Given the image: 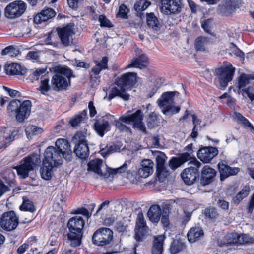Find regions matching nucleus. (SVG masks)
<instances>
[{
	"label": "nucleus",
	"mask_w": 254,
	"mask_h": 254,
	"mask_svg": "<svg viewBox=\"0 0 254 254\" xmlns=\"http://www.w3.org/2000/svg\"><path fill=\"white\" fill-rule=\"evenodd\" d=\"M148 229L146 226L142 213L138 214L135 228V238H142L146 236Z\"/></svg>",
	"instance_id": "obj_23"
},
{
	"label": "nucleus",
	"mask_w": 254,
	"mask_h": 254,
	"mask_svg": "<svg viewBox=\"0 0 254 254\" xmlns=\"http://www.w3.org/2000/svg\"><path fill=\"white\" fill-rule=\"evenodd\" d=\"M72 76V71L66 68H62L56 73L51 80L52 87L56 91L66 90L70 85V78Z\"/></svg>",
	"instance_id": "obj_4"
},
{
	"label": "nucleus",
	"mask_w": 254,
	"mask_h": 254,
	"mask_svg": "<svg viewBox=\"0 0 254 254\" xmlns=\"http://www.w3.org/2000/svg\"><path fill=\"white\" fill-rule=\"evenodd\" d=\"M84 225L85 221L80 216L76 215L70 218L67 223L69 232L68 238H82Z\"/></svg>",
	"instance_id": "obj_6"
},
{
	"label": "nucleus",
	"mask_w": 254,
	"mask_h": 254,
	"mask_svg": "<svg viewBox=\"0 0 254 254\" xmlns=\"http://www.w3.org/2000/svg\"><path fill=\"white\" fill-rule=\"evenodd\" d=\"M146 17L147 25L152 31L158 32L160 30L162 24L153 13H146Z\"/></svg>",
	"instance_id": "obj_29"
},
{
	"label": "nucleus",
	"mask_w": 254,
	"mask_h": 254,
	"mask_svg": "<svg viewBox=\"0 0 254 254\" xmlns=\"http://www.w3.org/2000/svg\"><path fill=\"white\" fill-rule=\"evenodd\" d=\"M56 14L53 9L47 8L41 11L34 17V22L36 24H40L42 22L47 21L54 17Z\"/></svg>",
	"instance_id": "obj_27"
},
{
	"label": "nucleus",
	"mask_w": 254,
	"mask_h": 254,
	"mask_svg": "<svg viewBox=\"0 0 254 254\" xmlns=\"http://www.w3.org/2000/svg\"><path fill=\"white\" fill-rule=\"evenodd\" d=\"M55 167L47 166L43 164V167L41 169V177L46 180H49L52 177V169Z\"/></svg>",
	"instance_id": "obj_47"
},
{
	"label": "nucleus",
	"mask_w": 254,
	"mask_h": 254,
	"mask_svg": "<svg viewBox=\"0 0 254 254\" xmlns=\"http://www.w3.org/2000/svg\"><path fill=\"white\" fill-rule=\"evenodd\" d=\"M136 73L128 72L122 75L116 82L117 87L112 88L109 95L110 99L118 96L125 100L129 98V94L126 90L134 85L137 81Z\"/></svg>",
	"instance_id": "obj_1"
},
{
	"label": "nucleus",
	"mask_w": 254,
	"mask_h": 254,
	"mask_svg": "<svg viewBox=\"0 0 254 254\" xmlns=\"http://www.w3.org/2000/svg\"><path fill=\"white\" fill-rule=\"evenodd\" d=\"M23 201L22 204L20 207L21 210L29 211L33 212L35 211V207L33 203L29 200L23 198Z\"/></svg>",
	"instance_id": "obj_51"
},
{
	"label": "nucleus",
	"mask_w": 254,
	"mask_h": 254,
	"mask_svg": "<svg viewBox=\"0 0 254 254\" xmlns=\"http://www.w3.org/2000/svg\"><path fill=\"white\" fill-rule=\"evenodd\" d=\"M86 117V111H83L80 114L75 116L70 121V124L73 127L78 126Z\"/></svg>",
	"instance_id": "obj_43"
},
{
	"label": "nucleus",
	"mask_w": 254,
	"mask_h": 254,
	"mask_svg": "<svg viewBox=\"0 0 254 254\" xmlns=\"http://www.w3.org/2000/svg\"><path fill=\"white\" fill-rule=\"evenodd\" d=\"M50 89V86L49 84V80L47 78H44L41 81V84L39 87V90L44 93L48 91Z\"/></svg>",
	"instance_id": "obj_58"
},
{
	"label": "nucleus",
	"mask_w": 254,
	"mask_h": 254,
	"mask_svg": "<svg viewBox=\"0 0 254 254\" xmlns=\"http://www.w3.org/2000/svg\"><path fill=\"white\" fill-rule=\"evenodd\" d=\"M31 103L29 100L24 101L22 103L17 99L12 100L7 106L9 114H16V120L23 122L30 115Z\"/></svg>",
	"instance_id": "obj_2"
},
{
	"label": "nucleus",
	"mask_w": 254,
	"mask_h": 254,
	"mask_svg": "<svg viewBox=\"0 0 254 254\" xmlns=\"http://www.w3.org/2000/svg\"><path fill=\"white\" fill-rule=\"evenodd\" d=\"M128 12L129 9L127 6L125 4H122L119 7V11L117 14V17L123 19H127V14Z\"/></svg>",
	"instance_id": "obj_55"
},
{
	"label": "nucleus",
	"mask_w": 254,
	"mask_h": 254,
	"mask_svg": "<svg viewBox=\"0 0 254 254\" xmlns=\"http://www.w3.org/2000/svg\"><path fill=\"white\" fill-rule=\"evenodd\" d=\"M57 30L63 45L67 47L73 43V36L74 34L73 25L68 24L64 27L57 28Z\"/></svg>",
	"instance_id": "obj_14"
},
{
	"label": "nucleus",
	"mask_w": 254,
	"mask_h": 254,
	"mask_svg": "<svg viewBox=\"0 0 254 254\" xmlns=\"http://www.w3.org/2000/svg\"><path fill=\"white\" fill-rule=\"evenodd\" d=\"M157 164V173L159 180L166 178L168 175V171L166 168L165 162L167 157L161 151L154 153Z\"/></svg>",
	"instance_id": "obj_17"
},
{
	"label": "nucleus",
	"mask_w": 254,
	"mask_h": 254,
	"mask_svg": "<svg viewBox=\"0 0 254 254\" xmlns=\"http://www.w3.org/2000/svg\"><path fill=\"white\" fill-rule=\"evenodd\" d=\"M239 3V0H226L219 5V10L223 14L229 15L235 10Z\"/></svg>",
	"instance_id": "obj_26"
},
{
	"label": "nucleus",
	"mask_w": 254,
	"mask_h": 254,
	"mask_svg": "<svg viewBox=\"0 0 254 254\" xmlns=\"http://www.w3.org/2000/svg\"><path fill=\"white\" fill-rule=\"evenodd\" d=\"M235 118L242 124L245 127L249 128L254 134V127L244 116L239 113H235Z\"/></svg>",
	"instance_id": "obj_39"
},
{
	"label": "nucleus",
	"mask_w": 254,
	"mask_h": 254,
	"mask_svg": "<svg viewBox=\"0 0 254 254\" xmlns=\"http://www.w3.org/2000/svg\"><path fill=\"white\" fill-rule=\"evenodd\" d=\"M18 132L17 129H11L7 127L0 129V149L5 147L13 141Z\"/></svg>",
	"instance_id": "obj_20"
},
{
	"label": "nucleus",
	"mask_w": 254,
	"mask_h": 254,
	"mask_svg": "<svg viewBox=\"0 0 254 254\" xmlns=\"http://www.w3.org/2000/svg\"><path fill=\"white\" fill-rule=\"evenodd\" d=\"M143 114L140 110H137L135 113L127 116H122L120 121L127 124H132L133 127L139 130L146 132V127L142 122Z\"/></svg>",
	"instance_id": "obj_10"
},
{
	"label": "nucleus",
	"mask_w": 254,
	"mask_h": 254,
	"mask_svg": "<svg viewBox=\"0 0 254 254\" xmlns=\"http://www.w3.org/2000/svg\"><path fill=\"white\" fill-rule=\"evenodd\" d=\"M127 168V164L126 163H125L122 166L117 168L112 169L108 167L107 171L109 174V177L111 176L113 177L114 175L117 174H123V175L125 176Z\"/></svg>",
	"instance_id": "obj_44"
},
{
	"label": "nucleus",
	"mask_w": 254,
	"mask_h": 254,
	"mask_svg": "<svg viewBox=\"0 0 254 254\" xmlns=\"http://www.w3.org/2000/svg\"><path fill=\"white\" fill-rule=\"evenodd\" d=\"M89 148L87 143H78L75 146L74 152L78 157L81 159H85L88 157L89 155Z\"/></svg>",
	"instance_id": "obj_31"
},
{
	"label": "nucleus",
	"mask_w": 254,
	"mask_h": 254,
	"mask_svg": "<svg viewBox=\"0 0 254 254\" xmlns=\"http://www.w3.org/2000/svg\"><path fill=\"white\" fill-rule=\"evenodd\" d=\"M204 233L202 228L200 227L191 228L188 232V238H199L203 236Z\"/></svg>",
	"instance_id": "obj_45"
},
{
	"label": "nucleus",
	"mask_w": 254,
	"mask_h": 254,
	"mask_svg": "<svg viewBox=\"0 0 254 254\" xmlns=\"http://www.w3.org/2000/svg\"><path fill=\"white\" fill-rule=\"evenodd\" d=\"M127 225H125L123 222L118 221L116 222L114 230L120 233L121 236H129V231L127 230Z\"/></svg>",
	"instance_id": "obj_38"
},
{
	"label": "nucleus",
	"mask_w": 254,
	"mask_h": 254,
	"mask_svg": "<svg viewBox=\"0 0 254 254\" xmlns=\"http://www.w3.org/2000/svg\"><path fill=\"white\" fill-rule=\"evenodd\" d=\"M63 158L59 150H56L54 146H50L45 151L43 164L49 167H58L63 164Z\"/></svg>",
	"instance_id": "obj_8"
},
{
	"label": "nucleus",
	"mask_w": 254,
	"mask_h": 254,
	"mask_svg": "<svg viewBox=\"0 0 254 254\" xmlns=\"http://www.w3.org/2000/svg\"><path fill=\"white\" fill-rule=\"evenodd\" d=\"M179 94V92L177 91L166 92L162 94L158 100L157 103L164 114L172 116L180 111V107L175 106L174 102V97L178 96Z\"/></svg>",
	"instance_id": "obj_3"
},
{
	"label": "nucleus",
	"mask_w": 254,
	"mask_h": 254,
	"mask_svg": "<svg viewBox=\"0 0 254 254\" xmlns=\"http://www.w3.org/2000/svg\"><path fill=\"white\" fill-rule=\"evenodd\" d=\"M182 8L181 0H167L160 8L161 12L166 15L176 14L180 12Z\"/></svg>",
	"instance_id": "obj_16"
},
{
	"label": "nucleus",
	"mask_w": 254,
	"mask_h": 254,
	"mask_svg": "<svg viewBox=\"0 0 254 254\" xmlns=\"http://www.w3.org/2000/svg\"><path fill=\"white\" fill-rule=\"evenodd\" d=\"M99 21L100 23L101 27H111L112 25L110 21L103 15L99 16L98 18Z\"/></svg>",
	"instance_id": "obj_61"
},
{
	"label": "nucleus",
	"mask_w": 254,
	"mask_h": 254,
	"mask_svg": "<svg viewBox=\"0 0 254 254\" xmlns=\"http://www.w3.org/2000/svg\"><path fill=\"white\" fill-rule=\"evenodd\" d=\"M230 48L232 53L237 57H239L241 60L244 59V53L238 49L233 43L230 44Z\"/></svg>",
	"instance_id": "obj_57"
},
{
	"label": "nucleus",
	"mask_w": 254,
	"mask_h": 254,
	"mask_svg": "<svg viewBox=\"0 0 254 254\" xmlns=\"http://www.w3.org/2000/svg\"><path fill=\"white\" fill-rule=\"evenodd\" d=\"M153 170L140 167L138 170V174L141 178H146L153 173Z\"/></svg>",
	"instance_id": "obj_59"
},
{
	"label": "nucleus",
	"mask_w": 254,
	"mask_h": 254,
	"mask_svg": "<svg viewBox=\"0 0 254 254\" xmlns=\"http://www.w3.org/2000/svg\"><path fill=\"white\" fill-rule=\"evenodd\" d=\"M151 3L146 0H140L137 1L134 6V8L136 11H140L145 10L150 5Z\"/></svg>",
	"instance_id": "obj_54"
},
{
	"label": "nucleus",
	"mask_w": 254,
	"mask_h": 254,
	"mask_svg": "<svg viewBox=\"0 0 254 254\" xmlns=\"http://www.w3.org/2000/svg\"><path fill=\"white\" fill-rule=\"evenodd\" d=\"M181 165L182 163L179 157H173L169 161V166L172 170L176 169Z\"/></svg>",
	"instance_id": "obj_62"
},
{
	"label": "nucleus",
	"mask_w": 254,
	"mask_h": 254,
	"mask_svg": "<svg viewBox=\"0 0 254 254\" xmlns=\"http://www.w3.org/2000/svg\"><path fill=\"white\" fill-rule=\"evenodd\" d=\"M235 69L230 63H225L220 67L215 69V74L222 88L225 89L228 83L232 80Z\"/></svg>",
	"instance_id": "obj_7"
},
{
	"label": "nucleus",
	"mask_w": 254,
	"mask_h": 254,
	"mask_svg": "<svg viewBox=\"0 0 254 254\" xmlns=\"http://www.w3.org/2000/svg\"><path fill=\"white\" fill-rule=\"evenodd\" d=\"M122 121H116L114 118V121L113 123L115 124V126L117 128L122 131L125 132H130V128L127 127V126L123 124L122 123Z\"/></svg>",
	"instance_id": "obj_60"
},
{
	"label": "nucleus",
	"mask_w": 254,
	"mask_h": 254,
	"mask_svg": "<svg viewBox=\"0 0 254 254\" xmlns=\"http://www.w3.org/2000/svg\"><path fill=\"white\" fill-rule=\"evenodd\" d=\"M218 168L220 174V179L221 181L230 176L236 175L240 171L239 168L231 167L223 162H220L218 164Z\"/></svg>",
	"instance_id": "obj_25"
},
{
	"label": "nucleus",
	"mask_w": 254,
	"mask_h": 254,
	"mask_svg": "<svg viewBox=\"0 0 254 254\" xmlns=\"http://www.w3.org/2000/svg\"><path fill=\"white\" fill-rule=\"evenodd\" d=\"M20 51L18 48L13 46H9L4 49L2 51V55H7L10 57H15L18 56Z\"/></svg>",
	"instance_id": "obj_46"
},
{
	"label": "nucleus",
	"mask_w": 254,
	"mask_h": 254,
	"mask_svg": "<svg viewBox=\"0 0 254 254\" xmlns=\"http://www.w3.org/2000/svg\"><path fill=\"white\" fill-rule=\"evenodd\" d=\"M254 79V75L252 74H242L238 78V87L239 89L245 87L249 84L251 80Z\"/></svg>",
	"instance_id": "obj_37"
},
{
	"label": "nucleus",
	"mask_w": 254,
	"mask_h": 254,
	"mask_svg": "<svg viewBox=\"0 0 254 254\" xmlns=\"http://www.w3.org/2000/svg\"><path fill=\"white\" fill-rule=\"evenodd\" d=\"M147 215L151 221L154 223L158 222L161 216L160 207L158 205H152L148 211Z\"/></svg>",
	"instance_id": "obj_32"
},
{
	"label": "nucleus",
	"mask_w": 254,
	"mask_h": 254,
	"mask_svg": "<svg viewBox=\"0 0 254 254\" xmlns=\"http://www.w3.org/2000/svg\"><path fill=\"white\" fill-rule=\"evenodd\" d=\"M56 150H59V153L67 161H70L72 152L68 141L63 138L58 139L55 142Z\"/></svg>",
	"instance_id": "obj_19"
},
{
	"label": "nucleus",
	"mask_w": 254,
	"mask_h": 254,
	"mask_svg": "<svg viewBox=\"0 0 254 254\" xmlns=\"http://www.w3.org/2000/svg\"><path fill=\"white\" fill-rule=\"evenodd\" d=\"M249 193V186H245L243 189L236 195L233 199L234 202L239 203L243 198L248 195Z\"/></svg>",
	"instance_id": "obj_48"
},
{
	"label": "nucleus",
	"mask_w": 254,
	"mask_h": 254,
	"mask_svg": "<svg viewBox=\"0 0 254 254\" xmlns=\"http://www.w3.org/2000/svg\"><path fill=\"white\" fill-rule=\"evenodd\" d=\"M205 216L210 219H215L218 216V213L216 208L211 207L206 208L204 212Z\"/></svg>",
	"instance_id": "obj_56"
},
{
	"label": "nucleus",
	"mask_w": 254,
	"mask_h": 254,
	"mask_svg": "<svg viewBox=\"0 0 254 254\" xmlns=\"http://www.w3.org/2000/svg\"><path fill=\"white\" fill-rule=\"evenodd\" d=\"M18 223V218L12 211L4 212L0 218L1 227L7 231H10L15 229Z\"/></svg>",
	"instance_id": "obj_12"
},
{
	"label": "nucleus",
	"mask_w": 254,
	"mask_h": 254,
	"mask_svg": "<svg viewBox=\"0 0 254 254\" xmlns=\"http://www.w3.org/2000/svg\"><path fill=\"white\" fill-rule=\"evenodd\" d=\"M115 207L118 209V210L116 211V214H113L111 217L104 219V223L107 226L112 225L116 220H119L120 218L125 220L127 218V216L130 217L131 215L129 209L126 208L125 209L121 210L122 205L120 204H117Z\"/></svg>",
	"instance_id": "obj_21"
},
{
	"label": "nucleus",
	"mask_w": 254,
	"mask_h": 254,
	"mask_svg": "<svg viewBox=\"0 0 254 254\" xmlns=\"http://www.w3.org/2000/svg\"><path fill=\"white\" fill-rule=\"evenodd\" d=\"M160 118L154 113H151L147 119V124L149 127H157L160 123Z\"/></svg>",
	"instance_id": "obj_40"
},
{
	"label": "nucleus",
	"mask_w": 254,
	"mask_h": 254,
	"mask_svg": "<svg viewBox=\"0 0 254 254\" xmlns=\"http://www.w3.org/2000/svg\"><path fill=\"white\" fill-rule=\"evenodd\" d=\"M92 242L98 246L111 249V251L108 254L117 253L121 249L120 241H118V239H92Z\"/></svg>",
	"instance_id": "obj_18"
},
{
	"label": "nucleus",
	"mask_w": 254,
	"mask_h": 254,
	"mask_svg": "<svg viewBox=\"0 0 254 254\" xmlns=\"http://www.w3.org/2000/svg\"><path fill=\"white\" fill-rule=\"evenodd\" d=\"M108 58L104 57L100 62H96V65L92 69V71L95 76H98L101 70L108 68Z\"/></svg>",
	"instance_id": "obj_34"
},
{
	"label": "nucleus",
	"mask_w": 254,
	"mask_h": 254,
	"mask_svg": "<svg viewBox=\"0 0 254 254\" xmlns=\"http://www.w3.org/2000/svg\"><path fill=\"white\" fill-rule=\"evenodd\" d=\"M218 153L217 148L214 147H204L200 148L197 152L198 158L203 163H208Z\"/></svg>",
	"instance_id": "obj_22"
},
{
	"label": "nucleus",
	"mask_w": 254,
	"mask_h": 254,
	"mask_svg": "<svg viewBox=\"0 0 254 254\" xmlns=\"http://www.w3.org/2000/svg\"><path fill=\"white\" fill-rule=\"evenodd\" d=\"M163 239H154L152 244L151 254H162L164 248Z\"/></svg>",
	"instance_id": "obj_36"
},
{
	"label": "nucleus",
	"mask_w": 254,
	"mask_h": 254,
	"mask_svg": "<svg viewBox=\"0 0 254 254\" xmlns=\"http://www.w3.org/2000/svg\"><path fill=\"white\" fill-rule=\"evenodd\" d=\"M87 166L88 171H92L101 177L106 178L109 177V174L107 171L108 167L103 165L101 159L92 160L88 163Z\"/></svg>",
	"instance_id": "obj_15"
},
{
	"label": "nucleus",
	"mask_w": 254,
	"mask_h": 254,
	"mask_svg": "<svg viewBox=\"0 0 254 254\" xmlns=\"http://www.w3.org/2000/svg\"><path fill=\"white\" fill-rule=\"evenodd\" d=\"M113 232L108 228H100L93 234L92 238H113Z\"/></svg>",
	"instance_id": "obj_33"
},
{
	"label": "nucleus",
	"mask_w": 254,
	"mask_h": 254,
	"mask_svg": "<svg viewBox=\"0 0 254 254\" xmlns=\"http://www.w3.org/2000/svg\"><path fill=\"white\" fill-rule=\"evenodd\" d=\"M114 117L110 114H106L102 117L101 119H98L94 123V127L98 134L103 137L105 132L110 129V124L113 123Z\"/></svg>",
	"instance_id": "obj_13"
},
{
	"label": "nucleus",
	"mask_w": 254,
	"mask_h": 254,
	"mask_svg": "<svg viewBox=\"0 0 254 254\" xmlns=\"http://www.w3.org/2000/svg\"><path fill=\"white\" fill-rule=\"evenodd\" d=\"M148 62L147 57L144 54H142L134 58L127 66V68L134 67L142 69L147 66Z\"/></svg>",
	"instance_id": "obj_28"
},
{
	"label": "nucleus",
	"mask_w": 254,
	"mask_h": 254,
	"mask_svg": "<svg viewBox=\"0 0 254 254\" xmlns=\"http://www.w3.org/2000/svg\"><path fill=\"white\" fill-rule=\"evenodd\" d=\"M46 72V69L44 68H38L34 71L31 75V78L32 80H37L40 76L42 75Z\"/></svg>",
	"instance_id": "obj_63"
},
{
	"label": "nucleus",
	"mask_w": 254,
	"mask_h": 254,
	"mask_svg": "<svg viewBox=\"0 0 254 254\" xmlns=\"http://www.w3.org/2000/svg\"><path fill=\"white\" fill-rule=\"evenodd\" d=\"M247 243H248V241H245V239H218V244L220 246L228 244L239 245Z\"/></svg>",
	"instance_id": "obj_41"
},
{
	"label": "nucleus",
	"mask_w": 254,
	"mask_h": 254,
	"mask_svg": "<svg viewBox=\"0 0 254 254\" xmlns=\"http://www.w3.org/2000/svg\"><path fill=\"white\" fill-rule=\"evenodd\" d=\"M185 248V245L181 239H174L170 245V253L171 254H176Z\"/></svg>",
	"instance_id": "obj_35"
},
{
	"label": "nucleus",
	"mask_w": 254,
	"mask_h": 254,
	"mask_svg": "<svg viewBox=\"0 0 254 254\" xmlns=\"http://www.w3.org/2000/svg\"><path fill=\"white\" fill-rule=\"evenodd\" d=\"M43 131V129L42 128L32 125L27 126L25 128V132L27 135L30 134L37 135L41 133Z\"/></svg>",
	"instance_id": "obj_50"
},
{
	"label": "nucleus",
	"mask_w": 254,
	"mask_h": 254,
	"mask_svg": "<svg viewBox=\"0 0 254 254\" xmlns=\"http://www.w3.org/2000/svg\"><path fill=\"white\" fill-rule=\"evenodd\" d=\"M207 38L204 37H199L195 41V47L197 50L204 51L206 46L208 44Z\"/></svg>",
	"instance_id": "obj_49"
},
{
	"label": "nucleus",
	"mask_w": 254,
	"mask_h": 254,
	"mask_svg": "<svg viewBox=\"0 0 254 254\" xmlns=\"http://www.w3.org/2000/svg\"><path fill=\"white\" fill-rule=\"evenodd\" d=\"M86 135V133L85 132H77L73 136L72 141L75 144L81 143H87Z\"/></svg>",
	"instance_id": "obj_52"
},
{
	"label": "nucleus",
	"mask_w": 254,
	"mask_h": 254,
	"mask_svg": "<svg viewBox=\"0 0 254 254\" xmlns=\"http://www.w3.org/2000/svg\"><path fill=\"white\" fill-rule=\"evenodd\" d=\"M40 162V155L38 154H33L22 160L20 165L15 167V168L20 177L26 178L28 177L29 172L33 170Z\"/></svg>",
	"instance_id": "obj_5"
},
{
	"label": "nucleus",
	"mask_w": 254,
	"mask_h": 254,
	"mask_svg": "<svg viewBox=\"0 0 254 254\" xmlns=\"http://www.w3.org/2000/svg\"><path fill=\"white\" fill-rule=\"evenodd\" d=\"M26 5L22 1H15L9 4L5 8V15L9 19L20 16L25 12Z\"/></svg>",
	"instance_id": "obj_11"
},
{
	"label": "nucleus",
	"mask_w": 254,
	"mask_h": 254,
	"mask_svg": "<svg viewBox=\"0 0 254 254\" xmlns=\"http://www.w3.org/2000/svg\"><path fill=\"white\" fill-rule=\"evenodd\" d=\"M215 170L208 165H205L201 173V184L203 186H206L211 183L216 175Z\"/></svg>",
	"instance_id": "obj_24"
},
{
	"label": "nucleus",
	"mask_w": 254,
	"mask_h": 254,
	"mask_svg": "<svg viewBox=\"0 0 254 254\" xmlns=\"http://www.w3.org/2000/svg\"><path fill=\"white\" fill-rule=\"evenodd\" d=\"M192 118L194 127L190 136L192 138H195L198 136V131L200 129V124L201 121L195 114L192 115Z\"/></svg>",
	"instance_id": "obj_42"
},
{
	"label": "nucleus",
	"mask_w": 254,
	"mask_h": 254,
	"mask_svg": "<svg viewBox=\"0 0 254 254\" xmlns=\"http://www.w3.org/2000/svg\"><path fill=\"white\" fill-rule=\"evenodd\" d=\"M251 101L254 100V85L249 86L246 89H243Z\"/></svg>",
	"instance_id": "obj_64"
},
{
	"label": "nucleus",
	"mask_w": 254,
	"mask_h": 254,
	"mask_svg": "<svg viewBox=\"0 0 254 254\" xmlns=\"http://www.w3.org/2000/svg\"><path fill=\"white\" fill-rule=\"evenodd\" d=\"M201 163L197 160L190 163V165L185 169L181 174V177L185 183L189 185L193 184L199 176L198 171Z\"/></svg>",
	"instance_id": "obj_9"
},
{
	"label": "nucleus",
	"mask_w": 254,
	"mask_h": 254,
	"mask_svg": "<svg viewBox=\"0 0 254 254\" xmlns=\"http://www.w3.org/2000/svg\"><path fill=\"white\" fill-rule=\"evenodd\" d=\"M5 70L6 74L8 75H23L26 73L25 69L22 68L20 64L15 63L6 65Z\"/></svg>",
	"instance_id": "obj_30"
},
{
	"label": "nucleus",
	"mask_w": 254,
	"mask_h": 254,
	"mask_svg": "<svg viewBox=\"0 0 254 254\" xmlns=\"http://www.w3.org/2000/svg\"><path fill=\"white\" fill-rule=\"evenodd\" d=\"M179 158L182 164H183L186 162L190 161V162H189V165H190H190L191 162H193L194 160H197L193 155L191 154V153H189L187 152L181 154L179 157Z\"/></svg>",
	"instance_id": "obj_53"
}]
</instances>
